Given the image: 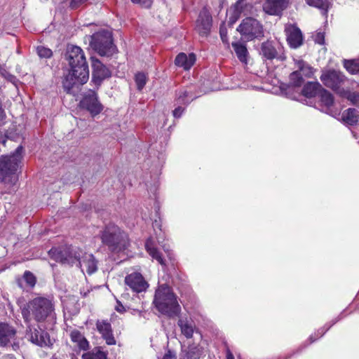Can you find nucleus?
<instances>
[{
    "label": "nucleus",
    "mask_w": 359,
    "mask_h": 359,
    "mask_svg": "<svg viewBox=\"0 0 359 359\" xmlns=\"http://www.w3.org/2000/svg\"><path fill=\"white\" fill-rule=\"evenodd\" d=\"M71 71L63 81V87L69 93L75 85H83L89 79V70L83 50L76 46L67 47L65 55Z\"/></svg>",
    "instance_id": "f257e3e1"
},
{
    "label": "nucleus",
    "mask_w": 359,
    "mask_h": 359,
    "mask_svg": "<svg viewBox=\"0 0 359 359\" xmlns=\"http://www.w3.org/2000/svg\"><path fill=\"white\" fill-rule=\"evenodd\" d=\"M22 151V147L19 146L11 156L0 158V181L8 194L18 190V177L16 172L21 163Z\"/></svg>",
    "instance_id": "f03ea898"
},
{
    "label": "nucleus",
    "mask_w": 359,
    "mask_h": 359,
    "mask_svg": "<svg viewBox=\"0 0 359 359\" xmlns=\"http://www.w3.org/2000/svg\"><path fill=\"white\" fill-rule=\"evenodd\" d=\"M21 312L26 323L30 321L31 314L37 321H43L54 312V305L50 299L36 297L21 307Z\"/></svg>",
    "instance_id": "7ed1b4c3"
},
{
    "label": "nucleus",
    "mask_w": 359,
    "mask_h": 359,
    "mask_svg": "<svg viewBox=\"0 0 359 359\" xmlns=\"http://www.w3.org/2000/svg\"><path fill=\"white\" fill-rule=\"evenodd\" d=\"M154 303L161 313L169 316L177 315L180 311L176 296L165 284L159 285L156 290Z\"/></svg>",
    "instance_id": "20e7f679"
},
{
    "label": "nucleus",
    "mask_w": 359,
    "mask_h": 359,
    "mask_svg": "<svg viewBox=\"0 0 359 359\" xmlns=\"http://www.w3.org/2000/svg\"><path fill=\"white\" fill-rule=\"evenodd\" d=\"M102 243L112 251L119 252L127 247L128 236L115 224L106 226L101 235Z\"/></svg>",
    "instance_id": "39448f33"
},
{
    "label": "nucleus",
    "mask_w": 359,
    "mask_h": 359,
    "mask_svg": "<svg viewBox=\"0 0 359 359\" xmlns=\"http://www.w3.org/2000/svg\"><path fill=\"white\" fill-rule=\"evenodd\" d=\"M237 31L240 33L241 39L245 41H251L255 39L261 40L264 36L262 24L257 19L251 17L243 19L237 27Z\"/></svg>",
    "instance_id": "423d86ee"
},
{
    "label": "nucleus",
    "mask_w": 359,
    "mask_h": 359,
    "mask_svg": "<svg viewBox=\"0 0 359 359\" xmlns=\"http://www.w3.org/2000/svg\"><path fill=\"white\" fill-rule=\"evenodd\" d=\"M49 254L57 262L63 264L72 265L75 263H79L83 252L79 248L70 246L60 251L52 249L49 251Z\"/></svg>",
    "instance_id": "0eeeda50"
},
{
    "label": "nucleus",
    "mask_w": 359,
    "mask_h": 359,
    "mask_svg": "<svg viewBox=\"0 0 359 359\" xmlns=\"http://www.w3.org/2000/svg\"><path fill=\"white\" fill-rule=\"evenodd\" d=\"M90 45L101 55L111 53L114 49L111 33L105 30L95 33Z\"/></svg>",
    "instance_id": "6e6552de"
},
{
    "label": "nucleus",
    "mask_w": 359,
    "mask_h": 359,
    "mask_svg": "<svg viewBox=\"0 0 359 359\" xmlns=\"http://www.w3.org/2000/svg\"><path fill=\"white\" fill-rule=\"evenodd\" d=\"M320 79L326 87L339 94L344 93L341 86L345 82L346 77L342 72L334 69L323 70Z\"/></svg>",
    "instance_id": "1a4fd4ad"
},
{
    "label": "nucleus",
    "mask_w": 359,
    "mask_h": 359,
    "mask_svg": "<svg viewBox=\"0 0 359 359\" xmlns=\"http://www.w3.org/2000/svg\"><path fill=\"white\" fill-rule=\"evenodd\" d=\"M16 330L8 323H0V346H11L13 350L19 348V343L17 341Z\"/></svg>",
    "instance_id": "9d476101"
},
{
    "label": "nucleus",
    "mask_w": 359,
    "mask_h": 359,
    "mask_svg": "<svg viewBox=\"0 0 359 359\" xmlns=\"http://www.w3.org/2000/svg\"><path fill=\"white\" fill-rule=\"evenodd\" d=\"M81 108L87 110L92 116L99 114L103 109L102 104L97 99V94L90 90L86 94L80 102Z\"/></svg>",
    "instance_id": "9b49d317"
},
{
    "label": "nucleus",
    "mask_w": 359,
    "mask_h": 359,
    "mask_svg": "<svg viewBox=\"0 0 359 359\" xmlns=\"http://www.w3.org/2000/svg\"><path fill=\"white\" fill-rule=\"evenodd\" d=\"M285 32L287 41L291 48H297L302 44L303 36L302 32L295 25H285Z\"/></svg>",
    "instance_id": "f8f14e48"
},
{
    "label": "nucleus",
    "mask_w": 359,
    "mask_h": 359,
    "mask_svg": "<svg viewBox=\"0 0 359 359\" xmlns=\"http://www.w3.org/2000/svg\"><path fill=\"white\" fill-rule=\"evenodd\" d=\"M126 284L134 292H141L145 291L149 286L141 273H132L125 278Z\"/></svg>",
    "instance_id": "ddd939ff"
},
{
    "label": "nucleus",
    "mask_w": 359,
    "mask_h": 359,
    "mask_svg": "<svg viewBox=\"0 0 359 359\" xmlns=\"http://www.w3.org/2000/svg\"><path fill=\"white\" fill-rule=\"evenodd\" d=\"M212 27V17L206 8H203L196 20V29L201 36H207Z\"/></svg>",
    "instance_id": "4468645a"
},
{
    "label": "nucleus",
    "mask_w": 359,
    "mask_h": 359,
    "mask_svg": "<svg viewBox=\"0 0 359 359\" xmlns=\"http://www.w3.org/2000/svg\"><path fill=\"white\" fill-rule=\"evenodd\" d=\"M287 6V0H266L263 4V10L269 15H280Z\"/></svg>",
    "instance_id": "2eb2a0df"
},
{
    "label": "nucleus",
    "mask_w": 359,
    "mask_h": 359,
    "mask_svg": "<svg viewBox=\"0 0 359 359\" xmlns=\"http://www.w3.org/2000/svg\"><path fill=\"white\" fill-rule=\"evenodd\" d=\"M97 331L101 334L102 338L108 345L116 344V339L114 337L111 324L107 320H97L96 323Z\"/></svg>",
    "instance_id": "dca6fc26"
},
{
    "label": "nucleus",
    "mask_w": 359,
    "mask_h": 359,
    "mask_svg": "<svg viewBox=\"0 0 359 359\" xmlns=\"http://www.w3.org/2000/svg\"><path fill=\"white\" fill-rule=\"evenodd\" d=\"M92 66L93 69V81L95 83L100 84L103 79L111 76L108 68L98 60H93Z\"/></svg>",
    "instance_id": "f3484780"
},
{
    "label": "nucleus",
    "mask_w": 359,
    "mask_h": 359,
    "mask_svg": "<svg viewBox=\"0 0 359 359\" xmlns=\"http://www.w3.org/2000/svg\"><path fill=\"white\" fill-rule=\"evenodd\" d=\"M79 264L82 271H86L88 274L95 273L97 269V262L92 254L83 253Z\"/></svg>",
    "instance_id": "a211bd4d"
},
{
    "label": "nucleus",
    "mask_w": 359,
    "mask_h": 359,
    "mask_svg": "<svg viewBox=\"0 0 359 359\" xmlns=\"http://www.w3.org/2000/svg\"><path fill=\"white\" fill-rule=\"evenodd\" d=\"M30 340L33 344L39 346H50L52 345L48 334L42 330H34L31 333Z\"/></svg>",
    "instance_id": "6ab92c4d"
},
{
    "label": "nucleus",
    "mask_w": 359,
    "mask_h": 359,
    "mask_svg": "<svg viewBox=\"0 0 359 359\" xmlns=\"http://www.w3.org/2000/svg\"><path fill=\"white\" fill-rule=\"evenodd\" d=\"M177 325L180 327L182 334L186 338L190 339L193 337V334L196 330V325L191 319L180 318L177 322Z\"/></svg>",
    "instance_id": "aec40b11"
},
{
    "label": "nucleus",
    "mask_w": 359,
    "mask_h": 359,
    "mask_svg": "<svg viewBox=\"0 0 359 359\" xmlns=\"http://www.w3.org/2000/svg\"><path fill=\"white\" fill-rule=\"evenodd\" d=\"M196 56L194 53L187 55L184 53L178 54L175 63L177 66L183 67L185 70L189 69L195 63Z\"/></svg>",
    "instance_id": "412c9836"
},
{
    "label": "nucleus",
    "mask_w": 359,
    "mask_h": 359,
    "mask_svg": "<svg viewBox=\"0 0 359 359\" xmlns=\"http://www.w3.org/2000/svg\"><path fill=\"white\" fill-rule=\"evenodd\" d=\"M232 47L239 61L247 65L250 56L246 45L241 42H233Z\"/></svg>",
    "instance_id": "4be33fe9"
},
{
    "label": "nucleus",
    "mask_w": 359,
    "mask_h": 359,
    "mask_svg": "<svg viewBox=\"0 0 359 359\" xmlns=\"http://www.w3.org/2000/svg\"><path fill=\"white\" fill-rule=\"evenodd\" d=\"M260 54L267 60H272L277 56L278 53L273 42L268 40L261 44Z\"/></svg>",
    "instance_id": "5701e85b"
},
{
    "label": "nucleus",
    "mask_w": 359,
    "mask_h": 359,
    "mask_svg": "<svg viewBox=\"0 0 359 359\" xmlns=\"http://www.w3.org/2000/svg\"><path fill=\"white\" fill-rule=\"evenodd\" d=\"M71 340L76 344L80 350L86 351L89 347V343L85 337L77 330L70 332Z\"/></svg>",
    "instance_id": "b1692460"
},
{
    "label": "nucleus",
    "mask_w": 359,
    "mask_h": 359,
    "mask_svg": "<svg viewBox=\"0 0 359 359\" xmlns=\"http://www.w3.org/2000/svg\"><path fill=\"white\" fill-rule=\"evenodd\" d=\"M145 248L150 256L155 259L160 264L165 265V261L163 259L161 253L154 247V242L151 238H149L145 243Z\"/></svg>",
    "instance_id": "393cba45"
},
{
    "label": "nucleus",
    "mask_w": 359,
    "mask_h": 359,
    "mask_svg": "<svg viewBox=\"0 0 359 359\" xmlns=\"http://www.w3.org/2000/svg\"><path fill=\"white\" fill-rule=\"evenodd\" d=\"M202 351L197 346H190L187 350H182L180 359H199Z\"/></svg>",
    "instance_id": "a878e982"
},
{
    "label": "nucleus",
    "mask_w": 359,
    "mask_h": 359,
    "mask_svg": "<svg viewBox=\"0 0 359 359\" xmlns=\"http://www.w3.org/2000/svg\"><path fill=\"white\" fill-rule=\"evenodd\" d=\"M321 88L322 86L318 82H309L304 86L302 93L307 97H313L319 95Z\"/></svg>",
    "instance_id": "bb28decb"
},
{
    "label": "nucleus",
    "mask_w": 359,
    "mask_h": 359,
    "mask_svg": "<svg viewBox=\"0 0 359 359\" xmlns=\"http://www.w3.org/2000/svg\"><path fill=\"white\" fill-rule=\"evenodd\" d=\"M343 121L348 125H356L359 123V114L355 109H348L342 114Z\"/></svg>",
    "instance_id": "cd10ccee"
},
{
    "label": "nucleus",
    "mask_w": 359,
    "mask_h": 359,
    "mask_svg": "<svg viewBox=\"0 0 359 359\" xmlns=\"http://www.w3.org/2000/svg\"><path fill=\"white\" fill-rule=\"evenodd\" d=\"M295 66L301 76L311 77L313 73V69L302 60H295Z\"/></svg>",
    "instance_id": "c85d7f7f"
},
{
    "label": "nucleus",
    "mask_w": 359,
    "mask_h": 359,
    "mask_svg": "<svg viewBox=\"0 0 359 359\" xmlns=\"http://www.w3.org/2000/svg\"><path fill=\"white\" fill-rule=\"evenodd\" d=\"M83 359H107V353L102 351L101 347H97L91 351L83 353Z\"/></svg>",
    "instance_id": "c756f323"
},
{
    "label": "nucleus",
    "mask_w": 359,
    "mask_h": 359,
    "mask_svg": "<svg viewBox=\"0 0 359 359\" xmlns=\"http://www.w3.org/2000/svg\"><path fill=\"white\" fill-rule=\"evenodd\" d=\"M242 11V1H238L236 3L233 7L229 11L231 15L229 17V22L233 25L239 18Z\"/></svg>",
    "instance_id": "7c9ffc66"
},
{
    "label": "nucleus",
    "mask_w": 359,
    "mask_h": 359,
    "mask_svg": "<svg viewBox=\"0 0 359 359\" xmlns=\"http://www.w3.org/2000/svg\"><path fill=\"white\" fill-rule=\"evenodd\" d=\"M344 67L351 74H356L359 73V60H344Z\"/></svg>",
    "instance_id": "2f4dec72"
},
{
    "label": "nucleus",
    "mask_w": 359,
    "mask_h": 359,
    "mask_svg": "<svg viewBox=\"0 0 359 359\" xmlns=\"http://www.w3.org/2000/svg\"><path fill=\"white\" fill-rule=\"evenodd\" d=\"M319 97L320 99V102L326 107H330L334 102V98L332 95L328 92L327 90L324 88H321L319 92Z\"/></svg>",
    "instance_id": "473e14b6"
},
{
    "label": "nucleus",
    "mask_w": 359,
    "mask_h": 359,
    "mask_svg": "<svg viewBox=\"0 0 359 359\" xmlns=\"http://www.w3.org/2000/svg\"><path fill=\"white\" fill-rule=\"evenodd\" d=\"M306 3L312 6L327 11L329 8V2L327 0H306Z\"/></svg>",
    "instance_id": "72a5a7b5"
},
{
    "label": "nucleus",
    "mask_w": 359,
    "mask_h": 359,
    "mask_svg": "<svg viewBox=\"0 0 359 359\" xmlns=\"http://www.w3.org/2000/svg\"><path fill=\"white\" fill-rule=\"evenodd\" d=\"M194 98L195 97L192 96V95L187 90L180 92L177 95V101L180 104H187Z\"/></svg>",
    "instance_id": "f704fd0d"
},
{
    "label": "nucleus",
    "mask_w": 359,
    "mask_h": 359,
    "mask_svg": "<svg viewBox=\"0 0 359 359\" xmlns=\"http://www.w3.org/2000/svg\"><path fill=\"white\" fill-rule=\"evenodd\" d=\"M135 83L137 89L141 90L147 83V76L145 74L139 72L135 75Z\"/></svg>",
    "instance_id": "c9c22d12"
},
{
    "label": "nucleus",
    "mask_w": 359,
    "mask_h": 359,
    "mask_svg": "<svg viewBox=\"0 0 359 359\" xmlns=\"http://www.w3.org/2000/svg\"><path fill=\"white\" fill-rule=\"evenodd\" d=\"M22 279L26 282L27 285L33 287L36 284V277L30 271H25Z\"/></svg>",
    "instance_id": "e433bc0d"
},
{
    "label": "nucleus",
    "mask_w": 359,
    "mask_h": 359,
    "mask_svg": "<svg viewBox=\"0 0 359 359\" xmlns=\"http://www.w3.org/2000/svg\"><path fill=\"white\" fill-rule=\"evenodd\" d=\"M290 77L292 83L295 86H299L303 83V79L297 70L292 72Z\"/></svg>",
    "instance_id": "4c0bfd02"
},
{
    "label": "nucleus",
    "mask_w": 359,
    "mask_h": 359,
    "mask_svg": "<svg viewBox=\"0 0 359 359\" xmlns=\"http://www.w3.org/2000/svg\"><path fill=\"white\" fill-rule=\"evenodd\" d=\"M36 50L39 56L41 58H50L53 55L50 49L43 46H38Z\"/></svg>",
    "instance_id": "58836bf2"
},
{
    "label": "nucleus",
    "mask_w": 359,
    "mask_h": 359,
    "mask_svg": "<svg viewBox=\"0 0 359 359\" xmlns=\"http://www.w3.org/2000/svg\"><path fill=\"white\" fill-rule=\"evenodd\" d=\"M131 1L144 8H149L152 4V0H131Z\"/></svg>",
    "instance_id": "ea45409f"
},
{
    "label": "nucleus",
    "mask_w": 359,
    "mask_h": 359,
    "mask_svg": "<svg viewBox=\"0 0 359 359\" xmlns=\"http://www.w3.org/2000/svg\"><path fill=\"white\" fill-rule=\"evenodd\" d=\"M88 1V0H71L70 7L72 9H76Z\"/></svg>",
    "instance_id": "a19ab883"
},
{
    "label": "nucleus",
    "mask_w": 359,
    "mask_h": 359,
    "mask_svg": "<svg viewBox=\"0 0 359 359\" xmlns=\"http://www.w3.org/2000/svg\"><path fill=\"white\" fill-rule=\"evenodd\" d=\"M324 38L323 33L318 32L314 36V41L316 43L322 45L324 43Z\"/></svg>",
    "instance_id": "79ce46f5"
},
{
    "label": "nucleus",
    "mask_w": 359,
    "mask_h": 359,
    "mask_svg": "<svg viewBox=\"0 0 359 359\" xmlns=\"http://www.w3.org/2000/svg\"><path fill=\"white\" fill-rule=\"evenodd\" d=\"M161 359H176V354L170 350H168Z\"/></svg>",
    "instance_id": "37998d69"
},
{
    "label": "nucleus",
    "mask_w": 359,
    "mask_h": 359,
    "mask_svg": "<svg viewBox=\"0 0 359 359\" xmlns=\"http://www.w3.org/2000/svg\"><path fill=\"white\" fill-rule=\"evenodd\" d=\"M115 310L120 313H123L126 311V308L118 300H117L116 305L115 306Z\"/></svg>",
    "instance_id": "c03bdc74"
},
{
    "label": "nucleus",
    "mask_w": 359,
    "mask_h": 359,
    "mask_svg": "<svg viewBox=\"0 0 359 359\" xmlns=\"http://www.w3.org/2000/svg\"><path fill=\"white\" fill-rule=\"evenodd\" d=\"M353 104H356L359 101V94L351 93L348 97Z\"/></svg>",
    "instance_id": "a18cd8bd"
},
{
    "label": "nucleus",
    "mask_w": 359,
    "mask_h": 359,
    "mask_svg": "<svg viewBox=\"0 0 359 359\" xmlns=\"http://www.w3.org/2000/svg\"><path fill=\"white\" fill-rule=\"evenodd\" d=\"M219 32H220V36H221L222 40L224 42H226L227 41V33H226V29L221 27Z\"/></svg>",
    "instance_id": "49530a36"
},
{
    "label": "nucleus",
    "mask_w": 359,
    "mask_h": 359,
    "mask_svg": "<svg viewBox=\"0 0 359 359\" xmlns=\"http://www.w3.org/2000/svg\"><path fill=\"white\" fill-rule=\"evenodd\" d=\"M183 111H184V109L182 108L181 107H179L173 111V116L175 118H180L182 116Z\"/></svg>",
    "instance_id": "de8ad7c7"
},
{
    "label": "nucleus",
    "mask_w": 359,
    "mask_h": 359,
    "mask_svg": "<svg viewBox=\"0 0 359 359\" xmlns=\"http://www.w3.org/2000/svg\"><path fill=\"white\" fill-rule=\"evenodd\" d=\"M6 142L5 137L3 135L2 133H0V144H4Z\"/></svg>",
    "instance_id": "09e8293b"
},
{
    "label": "nucleus",
    "mask_w": 359,
    "mask_h": 359,
    "mask_svg": "<svg viewBox=\"0 0 359 359\" xmlns=\"http://www.w3.org/2000/svg\"><path fill=\"white\" fill-rule=\"evenodd\" d=\"M226 359H234L233 354L229 350L226 353Z\"/></svg>",
    "instance_id": "8fccbe9b"
},
{
    "label": "nucleus",
    "mask_w": 359,
    "mask_h": 359,
    "mask_svg": "<svg viewBox=\"0 0 359 359\" xmlns=\"http://www.w3.org/2000/svg\"><path fill=\"white\" fill-rule=\"evenodd\" d=\"M1 359H15V358L12 355H6Z\"/></svg>",
    "instance_id": "3c124183"
},
{
    "label": "nucleus",
    "mask_w": 359,
    "mask_h": 359,
    "mask_svg": "<svg viewBox=\"0 0 359 359\" xmlns=\"http://www.w3.org/2000/svg\"><path fill=\"white\" fill-rule=\"evenodd\" d=\"M154 228H160V224L158 221H155L154 223Z\"/></svg>",
    "instance_id": "603ef678"
},
{
    "label": "nucleus",
    "mask_w": 359,
    "mask_h": 359,
    "mask_svg": "<svg viewBox=\"0 0 359 359\" xmlns=\"http://www.w3.org/2000/svg\"><path fill=\"white\" fill-rule=\"evenodd\" d=\"M163 249H164V250H165V251H168V249L167 248H165V245H163Z\"/></svg>",
    "instance_id": "864d4df0"
},
{
    "label": "nucleus",
    "mask_w": 359,
    "mask_h": 359,
    "mask_svg": "<svg viewBox=\"0 0 359 359\" xmlns=\"http://www.w3.org/2000/svg\"><path fill=\"white\" fill-rule=\"evenodd\" d=\"M18 285H19V286H20V287H22V285H21V283H20V280L18 281Z\"/></svg>",
    "instance_id": "5fc2aeb1"
}]
</instances>
